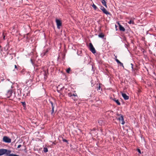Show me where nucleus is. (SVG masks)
I'll list each match as a JSON object with an SVG mask.
<instances>
[{"mask_svg": "<svg viewBox=\"0 0 156 156\" xmlns=\"http://www.w3.org/2000/svg\"><path fill=\"white\" fill-rule=\"evenodd\" d=\"M115 60L116 61V62H117L118 63L120 64L121 66L123 67H124L123 64L121 62H120L119 61V60L117 59H116Z\"/></svg>", "mask_w": 156, "mask_h": 156, "instance_id": "4468645a", "label": "nucleus"}, {"mask_svg": "<svg viewBox=\"0 0 156 156\" xmlns=\"http://www.w3.org/2000/svg\"><path fill=\"white\" fill-rule=\"evenodd\" d=\"M89 48L90 51L93 54L96 53L95 50L91 43H90L89 44Z\"/></svg>", "mask_w": 156, "mask_h": 156, "instance_id": "7ed1b4c3", "label": "nucleus"}, {"mask_svg": "<svg viewBox=\"0 0 156 156\" xmlns=\"http://www.w3.org/2000/svg\"><path fill=\"white\" fill-rule=\"evenodd\" d=\"M11 153V151L10 150H9L7 149V151L5 154H10V153Z\"/></svg>", "mask_w": 156, "mask_h": 156, "instance_id": "5701e85b", "label": "nucleus"}, {"mask_svg": "<svg viewBox=\"0 0 156 156\" xmlns=\"http://www.w3.org/2000/svg\"><path fill=\"white\" fill-rule=\"evenodd\" d=\"M48 149L46 147H44L43 149V151L45 153H46L48 151Z\"/></svg>", "mask_w": 156, "mask_h": 156, "instance_id": "aec40b11", "label": "nucleus"}, {"mask_svg": "<svg viewBox=\"0 0 156 156\" xmlns=\"http://www.w3.org/2000/svg\"><path fill=\"white\" fill-rule=\"evenodd\" d=\"M131 68L132 69H133V65L132 63L131 64Z\"/></svg>", "mask_w": 156, "mask_h": 156, "instance_id": "2f4dec72", "label": "nucleus"}, {"mask_svg": "<svg viewBox=\"0 0 156 156\" xmlns=\"http://www.w3.org/2000/svg\"><path fill=\"white\" fill-rule=\"evenodd\" d=\"M21 103H22L23 107L24 108H25L26 107V104L25 102H21Z\"/></svg>", "mask_w": 156, "mask_h": 156, "instance_id": "6ab92c4d", "label": "nucleus"}, {"mask_svg": "<svg viewBox=\"0 0 156 156\" xmlns=\"http://www.w3.org/2000/svg\"><path fill=\"white\" fill-rule=\"evenodd\" d=\"M50 103H51V105L52 108H54V104H53V103L51 101H50Z\"/></svg>", "mask_w": 156, "mask_h": 156, "instance_id": "4be33fe9", "label": "nucleus"}, {"mask_svg": "<svg viewBox=\"0 0 156 156\" xmlns=\"http://www.w3.org/2000/svg\"><path fill=\"white\" fill-rule=\"evenodd\" d=\"M46 72H45V73H44V74H45V75H45V74H46Z\"/></svg>", "mask_w": 156, "mask_h": 156, "instance_id": "58836bf2", "label": "nucleus"}, {"mask_svg": "<svg viewBox=\"0 0 156 156\" xmlns=\"http://www.w3.org/2000/svg\"><path fill=\"white\" fill-rule=\"evenodd\" d=\"M30 61H31V63H32L33 66H35L34 63V62L32 61V60L31 59H30Z\"/></svg>", "mask_w": 156, "mask_h": 156, "instance_id": "bb28decb", "label": "nucleus"}, {"mask_svg": "<svg viewBox=\"0 0 156 156\" xmlns=\"http://www.w3.org/2000/svg\"><path fill=\"white\" fill-rule=\"evenodd\" d=\"M21 146V145L19 144L17 146V148H19Z\"/></svg>", "mask_w": 156, "mask_h": 156, "instance_id": "7c9ffc66", "label": "nucleus"}, {"mask_svg": "<svg viewBox=\"0 0 156 156\" xmlns=\"http://www.w3.org/2000/svg\"><path fill=\"white\" fill-rule=\"evenodd\" d=\"M122 96L125 100H127L129 99V96L127 95L126 94L122 93Z\"/></svg>", "mask_w": 156, "mask_h": 156, "instance_id": "f8f14e48", "label": "nucleus"}, {"mask_svg": "<svg viewBox=\"0 0 156 156\" xmlns=\"http://www.w3.org/2000/svg\"><path fill=\"white\" fill-rule=\"evenodd\" d=\"M113 100L118 105H120V103L118 100H116L115 98H114L113 99Z\"/></svg>", "mask_w": 156, "mask_h": 156, "instance_id": "2eb2a0df", "label": "nucleus"}, {"mask_svg": "<svg viewBox=\"0 0 156 156\" xmlns=\"http://www.w3.org/2000/svg\"><path fill=\"white\" fill-rule=\"evenodd\" d=\"M100 88H101V87L100 86H99V87H98V89L99 90H100Z\"/></svg>", "mask_w": 156, "mask_h": 156, "instance_id": "72a5a7b5", "label": "nucleus"}, {"mask_svg": "<svg viewBox=\"0 0 156 156\" xmlns=\"http://www.w3.org/2000/svg\"><path fill=\"white\" fill-rule=\"evenodd\" d=\"M68 96L70 97H71L72 99L74 101H77V100L78 96L77 94L76 93L72 94L71 93L68 94Z\"/></svg>", "mask_w": 156, "mask_h": 156, "instance_id": "f257e3e1", "label": "nucleus"}, {"mask_svg": "<svg viewBox=\"0 0 156 156\" xmlns=\"http://www.w3.org/2000/svg\"><path fill=\"white\" fill-rule=\"evenodd\" d=\"M56 22L57 28L58 29H60V27L62 25V22L59 20L56 19Z\"/></svg>", "mask_w": 156, "mask_h": 156, "instance_id": "0eeeda50", "label": "nucleus"}, {"mask_svg": "<svg viewBox=\"0 0 156 156\" xmlns=\"http://www.w3.org/2000/svg\"><path fill=\"white\" fill-rule=\"evenodd\" d=\"M27 75H28L29 76H30V72H28L27 73Z\"/></svg>", "mask_w": 156, "mask_h": 156, "instance_id": "473e14b6", "label": "nucleus"}, {"mask_svg": "<svg viewBox=\"0 0 156 156\" xmlns=\"http://www.w3.org/2000/svg\"><path fill=\"white\" fill-rule=\"evenodd\" d=\"M100 9L104 13L107 15H111L110 13L109 12L107 11L106 9L104 7L102 6H100Z\"/></svg>", "mask_w": 156, "mask_h": 156, "instance_id": "20e7f679", "label": "nucleus"}, {"mask_svg": "<svg viewBox=\"0 0 156 156\" xmlns=\"http://www.w3.org/2000/svg\"><path fill=\"white\" fill-rule=\"evenodd\" d=\"M7 80H8V81H9V79H7Z\"/></svg>", "mask_w": 156, "mask_h": 156, "instance_id": "e433bc0d", "label": "nucleus"}, {"mask_svg": "<svg viewBox=\"0 0 156 156\" xmlns=\"http://www.w3.org/2000/svg\"><path fill=\"white\" fill-rule=\"evenodd\" d=\"M7 151V149H0V156L2 155L5 154Z\"/></svg>", "mask_w": 156, "mask_h": 156, "instance_id": "1a4fd4ad", "label": "nucleus"}, {"mask_svg": "<svg viewBox=\"0 0 156 156\" xmlns=\"http://www.w3.org/2000/svg\"><path fill=\"white\" fill-rule=\"evenodd\" d=\"M117 115L119 116H120V117L119 118V120L120 122L121 121V123L123 125L125 124V122L124 121V119L123 118V116L121 114H117Z\"/></svg>", "mask_w": 156, "mask_h": 156, "instance_id": "6e6552de", "label": "nucleus"}, {"mask_svg": "<svg viewBox=\"0 0 156 156\" xmlns=\"http://www.w3.org/2000/svg\"><path fill=\"white\" fill-rule=\"evenodd\" d=\"M54 108H52L51 110V115H52L53 116L54 115Z\"/></svg>", "mask_w": 156, "mask_h": 156, "instance_id": "412c9836", "label": "nucleus"}, {"mask_svg": "<svg viewBox=\"0 0 156 156\" xmlns=\"http://www.w3.org/2000/svg\"><path fill=\"white\" fill-rule=\"evenodd\" d=\"M15 68L16 69V70H18V68L17 67V66L16 65H15L14 66Z\"/></svg>", "mask_w": 156, "mask_h": 156, "instance_id": "c85d7f7f", "label": "nucleus"}, {"mask_svg": "<svg viewBox=\"0 0 156 156\" xmlns=\"http://www.w3.org/2000/svg\"><path fill=\"white\" fill-rule=\"evenodd\" d=\"M77 54H78V50L77 51Z\"/></svg>", "mask_w": 156, "mask_h": 156, "instance_id": "c9c22d12", "label": "nucleus"}, {"mask_svg": "<svg viewBox=\"0 0 156 156\" xmlns=\"http://www.w3.org/2000/svg\"><path fill=\"white\" fill-rule=\"evenodd\" d=\"M22 89L20 88L17 90V93L19 95H21Z\"/></svg>", "mask_w": 156, "mask_h": 156, "instance_id": "dca6fc26", "label": "nucleus"}, {"mask_svg": "<svg viewBox=\"0 0 156 156\" xmlns=\"http://www.w3.org/2000/svg\"><path fill=\"white\" fill-rule=\"evenodd\" d=\"M12 93L13 90L12 89L9 90L6 94V97L7 98H9L12 96Z\"/></svg>", "mask_w": 156, "mask_h": 156, "instance_id": "423d86ee", "label": "nucleus"}, {"mask_svg": "<svg viewBox=\"0 0 156 156\" xmlns=\"http://www.w3.org/2000/svg\"><path fill=\"white\" fill-rule=\"evenodd\" d=\"M30 91L27 89L25 88L23 91V96L25 97L28 96L30 95Z\"/></svg>", "mask_w": 156, "mask_h": 156, "instance_id": "f03ea898", "label": "nucleus"}, {"mask_svg": "<svg viewBox=\"0 0 156 156\" xmlns=\"http://www.w3.org/2000/svg\"><path fill=\"white\" fill-rule=\"evenodd\" d=\"M118 24L119 26V30L121 31H124L125 30V28L119 23H118Z\"/></svg>", "mask_w": 156, "mask_h": 156, "instance_id": "9b49d317", "label": "nucleus"}, {"mask_svg": "<svg viewBox=\"0 0 156 156\" xmlns=\"http://www.w3.org/2000/svg\"><path fill=\"white\" fill-rule=\"evenodd\" d=\"M137 151L139 152V153L141 154V151L140 149H137Z\"/></svg>", "mask_w": 156, "mask_h": 156, "instance_id": "c756f323", "label": "nucleus"}, {"mask_svg": "<svg viewBox=\"0 0 156 156\" xmlns=\"http://www.w3.org/2000/svg\"><path fill=\"white\" fill-rule=\"evenodd\" d=\"M62 141L63 142H66L67 144H68V141L67 140H66V139H62Z\"/></svg>", "mask_w": 156, "mask_h": 156, "instance_id": "a878e982", "label": "nucleus"}, {"mask_svg": "<svg viewBox=\"0 0 156 156\" xmlns=\"http://www.w3.org/2000/svg\"><path fill=\"white\" fill-rule=\"evenodd\" d=\"M101 2L102 4L106 7L107 8V5L106 4V2H105V0H101Z\"/></svg>", "mask_w": 156, "mask_h": 156, "instance_id": "ddd939ff", "label": "nucleus"}, {"mask_svg": "<svg viewBox=\"0 0 156 156\" xmlns=\"http://www.w3.org/2000/svg\"><path fill=\"white\" fill-rule=\"evenodd\" d=\"M71 70V69L70 68H69L67 69L66 70V72L67 73H69L70 71Z\"/></svg>", "mask_w": 156, "mask_h": 156, "instance_id": "393cba45", "label": "nucleus"}, {"mask_svg": "<svg viewBox=\"0 0 156 156\" xmlns=\"http://www.w3.org/2000/svg\"><path fill=\"white\" fill-rule=\"evenodd\" d=\"M5 35H4V36H3V39H4V40L5 39Z\"/></svg>", "mask_w": 156, "mask_h": 156, "instance_id": "f704fd0d", "label": "nucleus"}, {"mask_svg": "<svg viewBox=\"0 0 156 156\" xmlns=\"http://www.w3.org/2000/svg\"><path fill=\"white\" fill-rule=\"evenodd\" d=\"M48 51V49L43 51L42 53H41V56L43 57L47 55Z\"/></svg>", "mask_w": 156, "mask_h": 156, "instance_id": "9d476101", "label": "nucleus"}, {"mask_svg": "<svg viewBox=\"0 0 156 156\" xmlns=\"http://www.w3.org/2000/svg\"><path fill=\"white\" fill-rule=\"evenodd\" d=\"M115 58H117V56H115Z\"/></svg>", "mask_w": 156, "mask_h": 156, "instance_id": "ea45409f", "label": "nucleus"}, {"mask_svg": "<svg viewBox=\"0 0 156 156\" xmlns=\"http://www.w3.org/2000/svg\"><path fill=\"white\" fill-rule=\"evenodd\" d=\"M14 94H15V93H14ZM14 96V97H15V94H14V96Z\"/></svg>", "mask_w": 156, "mask_h": 156, "instance_id": "4c0bfd02", "label": "nucleus"}, {"mask_svg": "<svg viewBox=\"0 0 156 156\" xmlns=\"http://www.w3.org/2000/svg\"><path fill=\"white\" fill-rule=\"evenodd\" d=\"M98 122L99 124L101 125L103 124V121L102 119H99L98 120Z\"/></svg>", "mask_w": 156, "mask_h": 156, "instance_id": "f3484780", "label": "nucleus"}, {"mask_svg": "<svg viewBox=\"0 0 156 156\" xmlns=\"http://www.w3.org/2000/svg\"><path fill=\"white\" fill-rule=\"evenodd\" d=\"M92 7L95 10H96L97 9V7L94 4H93V5H92Z\"/></svg>", "mask_w": 156, "mask_h": 156, "instance_id": "b1692460", "label": "nucleus"}, {"mask_svg": "<svg viewBox=\"0 0 156 156\" xmlns=\"http://www.w3.org/2000/svg\"><path fill=\"white\" fill-rule=\"evenodd\" d=\"M104 36V35L102 33L98 35L99 37L103 38Z\"/></svg>", "mask_w": 156, "mask_h": 156, "instance_id": "a211bd4d", "label": "nucleus"}, {"mask_svg": "<svg viewBox=\"0 0 156 156\" xmlns=\"http://www.w3.org/2000/svg\"><path fill=\"white\" fill-rule=\"evenodd\" d=\"M4 142L7 143H10L11 142V139L7 136H4L3 138Z\"/></svg>", "mask_w": 156, "mask_h": 156, "instance_id": "39448f33", "label": "nucleus"}, {"mask_svg": "<svg viewBox=\"0 0 156 156\" xmlns=\"http://www.w3.org/2000/svg\"><path fill=\"white\" fill-rule=\"evenodd\" d=\"M128 23L130 24L131 23L133 24V22L131 20H130L128 22Z\"/></svg>", "mask_w": 156, "mask_h": 156, "instance_id": "cd10ccee", "label": "nucleus"}]
</instances>
